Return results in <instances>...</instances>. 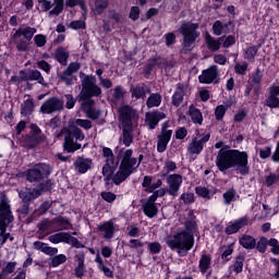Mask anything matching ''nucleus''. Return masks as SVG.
Masks as SVG:
<instances>
[{
    "label": "nucleus",
    "mask_w": 279,
    "mask_h": 279,
    "mask_svg": "<svg viewBox=\"0 0 279 279\" xmlns=\"http://www.w3.org/2000/svg\"><path fill=\"white\" fill-rule=\"evenodd\" d=\"M258 51V48H256L255 46H250L244 52V60H247L248 62H254L256 60Z\"/></svg>",
    "instance_id": "obj_44"
},
{
    "label": "nucleus",
    "mask_w": 279,
    "mask_h": 279,
    "mask_svg": "<svg viewBox=\"0 0 279 279\" xmlns=\"http://www.w3.org/2000/svg\"><path fill=\"white\" fill-rule=\"evenodd\" d=\"M59 77L61 82H64V84H66V86H71L77 80V75H75L74 71L61 72L59 73Z\"/></svg>",
    "instance_id": "obj_34"
},
{
    "label": "nucleus",
    "mask_w": 279,
    "mask_h": 279,
    "mask_svg": "<svg viewBox=\"0 0 279 279\" xmlns=\"http://www.w3.org/2000/svg\"><path fill=\"white\" fill-rule=\"evenodd\" d=\"M142 208L146 217H149V219H154V217L158 215V206H156V201H151L149 197L145 204H143Z\"/></svg>",
    "instance_id": "obj_25"
},
{
    "label": "nucleus",
    "mask_w": 279,
    "mask_h": 279,
    "mask_svg": "<svg viewBox=\"0 0 279 279\" xmlns=\"http://www.w3.org/2000/svg\"><path fill=\"white\" fill-rule=\"evenodd\" d=\"M100 196L105 202H108V204H112V202L117 199V194L112 192H101Z\"/></svg>",
    "instance_id": "obj_60"
},
{
    "label": "nucleus",
    "mask_w": 279,
    "mask_h": 279,
    "mask_svg": "<svg viewBox=\"0 0 279 279\" xmlns=\"http://www.w3.org/2000/svg\"><path fill=\"white\" fill-rule=\"evenodd\" d=\"M53 168L48 163H37L34 168L29 169L26 174L28 182H40V180H47L51 175Z\"/></svg>",
    "instance_id": "obj_6"
},
{
    "label": "nucleus",
    "mask_w": 279,
    "mask_h": 279,
    "mask_svg": "<svg viewBox=\"0 0 279 279\" xmlns=\"http://www.w3.org/2000/svg\"><path fill=\"white\" fill-rule=\"evenodd\" d=\"M208 141H210V134H206L201 140L197 137H193L187 145L189 154H191L192 156H199V154L204 151V144L208 143Z\"/></svg>",
    "instance_id": "obj_14"
},
{
    "label": "nucleus",
    "mask_w": 279,
    "mask_h": 279,
    "mask_svg": "<svg viewBox=\"0 0 279 279\" xmlns=\"http://www.w3.org/2000/svg\"><path fill=\"white\" fill-rule=\"evenodd\" d=\"M239 243L242 245V247H244V250H254L256 247V239H254L252 235H242Z\"/></svg>",
    "instance_id": "obj_33"
},
{
    "label": "nucleus",
    "mask_w": 279,
    "mask_h": 279,
    "mask_svg": "<svg viewBox=\"0 0 279 279\" xmlns=\"http://www.w3.org/2000/svg\"><path fill=\"white\" fill-rule=\"evenodd\" d=\"M64 108V102L56 97L46 100L41 107L40 112L43 114H52V112H58Z\"/></svg>",
    "instance_id": "obj_12"
},
{
    "label": "nucleus",
    "mask_w": 279,
    "mask_h": 279,
    "mask_svg": "<svg viewBox=\"0 0 279 279\" xmlns=\"http://www.w3.org/2000/svg\"><path fill=\"white\" fill-rule=\"evenodd\" d=\"M199 24L193 22H183L179 27V33L183 37L182 47L185 51H193V45L199 38Z\"/></svg>",
    "instance_id": "obj_5"
},
{
    "label": "nucleus",
    "mask_w": 279,
    "mask_h": 279,
    "mask_svg": "<svg viewBox=\"0 0 279 279\" xmlns=\"http://www.w3.org/2000/svg\"><path fill=\"white\" fill-rule=\"evenodd\" d=\"M167 114L162 111H151L146 113V123L148 124L149 130H156V126L162 119H165Z\"/></svg>",
    "instance_id": "obj_16"
},
{
    "label": "nucleus",
    "mask_w": 279,
    "mask_h": 279,
    "mask_svg": "<svg viewBox=\"0 0 279 279\" xmlns=\"http://www.w3.org/2000/svg\"><path fill=\"white\" fill-rule=\"evenodd\" d=\"M82 89L77 96L78 101L88 102L95 101L94 97H101V87L97 85V77L94 75H86L80 72Z\"/></svg>",
    "instance_id": "obj_3"
},
{
    "label": "nucleus",
    "mask_w": 279,
    "mask_h": 279,
    "mask_svg": "<svg viewBox=\"0 0 279 279\" xmlns=\"http://www.w3.org/2000/svg\"><path fill=\"white\" fill-rule=\"evenodd\" d=\"M34 43L36 47H45L47 45V36L38 34L34 37Z\"/></svg>",
    "instance_id": "obj_62"
},
{
    "label": "nucleus",
    "mask_w": 279,
    "mask_h": 279,
    "mask_svg": "<svg viewBox=\"0 0 279 279\" xmlns=\"http://www.w3.org/2000/svg\"><path fill=\"white\" fill-rule=\"evenodd\" d=\"M68 236H69V232H58V233L51 234L48 238V241L50 243H53L54 245H58V243H66Z\"/></svg>",
    "instance_id": "obj_40"
},
{
    "label": "nucleus",
    "mask_w": 279,
    "mask_h": 279,
    "mask_svg": "<svg viewBox=\"0 0 279 279\" xmlns=\"http://www.w3.org/2000/svg\"><path fill=\"white\" fill-rule=\"evenodd\" d=\"M44 191H51V184L40 183L38 187L33 190H24L19 192V197L22 199L23 203L29 204L32 199H36L43 195Z\"/></svg>",
    "instance_id": "obj_10"
},
{
    "label": "nucleus",
    "mask_w": 279,
    "mask_h": 279,
    "mask_svg": "<svg viewBox=\"0 0 279 279\" xmlns=\"http://www.w3.org/2000/svg\"><path fill=\"white\" fill-rule=\"evenodd\" d=\"M100 232H105V239H112L114 236V223L112 221H106L98 226Z\"/></svg>",
    "instance_id": "obj_32"
},
{
    "label": "nucleus",
    "mask_w": 279,
    "mask_h": 279,
    "mask_svg": "<svg viewBox=\"0 0 279 279\" xmlns=\"http://www.w3.org/2000/svg\"><path fill=\"white\" fill-rule=\"evenodd\" d=\"M108 5H110V0H95L94 7L95 12L98 15H101L106 10H108Z\"/></svg>",
    "instance_id": "obj_43"
},
{
    "label": "nucleus",
    "mask_w": 279,
    "mask_h": 279,
    "mask_svg": "<svg viewBox=\"0 0 279 279\" xmlns=\"http://www.w3.org/2000/svg\"><path fill=\"white\" fill-rule=\"evenodd\" d=\"M217 71H203L202 75L198 76L201 84H217Z\"/></svg>",
    "instance_id": "obj_31"
},
{
    "label": "nucleus",
    "mask_w": 279,
    "mask_h": 279,
    "mask_svg": "<svg viewBox=\"0 0 279 279\" xmlns=\"http://www.w3.org/2000/svg\"><path fill=\"white\" fill-rule=\"evenodd\" d=\"M178 64L177 60H167L160 56L151 57L146 62V71H154V69H159L160 71L174 69Z\"/></svg>",
    "instance_id": "obj_8"
},
{
    "label": "nucleus",
    "mask_w": 279,
    "mask_h": 279,
    "mask_svg": "<svg viewBox=\"0 0 279 279\" xmlns=\"http://www.w3.org/2000/svg\"><path fill=\"white\" fill-rule=\"evenodd\" d=\"M54 7L49 12V16H60L61 12H64V7L76 8L78 5L81 10H86V0H53Z\"/></svg>",
    "instance_id": "obj_9"
},
{
    "label": "nucleus",
    "mask_w": 279,
    "mask_h": 279,
    "mask_svg": "<svg viewBox=\"0 0 279 279\" xmlns=\"http://www.w3.org/2000/svg\"><path fill=\"white\" fill-rule=\"evenodd\" d=\"M195 191L199 197H203V199H211L213 195L217 193V189L209 190L208 187L204 186H197Z\"/></svg>",
    "instance_id": "obj_38"
},
{
    "label": "nucleus",
    "mask_w": 279,
    "mask_h": 279,
    "mask_svg": "<svg viewBox=\"0 0 279 279\" xmlns=\"http://www.w3.org/2000/svg\"><path fill=\"white\" fill-rule=\"evenodd\" d=\"M14 269H16V262H9L7 266L1 270V274L8 278L10 274H14Z\"/></svg>",
    "instance_id": "obj_54"
},
{
    "label": "nucleus",
    "mask_w": 279,
    "mask_h": 279,
    "mask_svg": "<svg viewBox=\"0 0 279 279\" xmlns=\"http://www.w3.org/2000/svg\"><path fill=\"white\" fill-rule=\"evenodd\" d=\"M170 250H178L179 256H186L195 245V236L191 232L181 231L166 241Z\"/></svg>",
    "instance_id": "obj_4"
},
{
    "label": "nucleus",
    "mask_w": 279,
    "mask_h": 279,
    "mask_svg": "<svg viewBox=\"0 0 279 279\" xmlns=\"http://www.w3.org/2000/svg\"><path fill=\"white\" fill-rule=\"evenodd\" d=\"M227 111H228V107H226L223 105L217 106L216 110H215L216 120L221 121V119H223V117H226Z\"/></svg>",
    "instance_id": "obj_53"
},
{
    "label": "nucleus",
    "mask_w": 279,
    "mask_h": 279,
    "mask_svg": "<svg viewBox=\"0 0 279 279\" xmlns=\"http://www.w3.org/2000/svg\"><path fill=\"white\" fill-rule=\"evenodd\" d=\"M21 112L24 117H29L34 112V100L27 99L22 104Z\"/></svg>",
    "instance_id": "obj_45"
},
{
    "label": "nucleus",
    "mask_w": 279,
    "mask_h": 279,
    "mask_svg": "<svg viewBox=\"0 0 279 279\" xmlns=\"http://www.w3.org/2000/svg\"><path fill=\"white\" fill-rule=\"evenodd\" d=\"M0 219H3L5 221H14V216H12V210H10V204L8 201L2 199L0 203Z\"/></svg>",
    "instance_id": "obj_28"
},
{
    "label": "nucleus",
    "mask_w": 279,
    "mask_h": 279,
    "mask_svg": "<svg viewBox=\"0 0 279 279\" xmlns=\"http://www.w3.org/2000/svg\"><path fill=\"white\" fill-rule=\"evenodd\" d=\"M222 197H223V203L227 206H230V204L234 202V197H236V191L234 189H230L223 193Z\"/></svg>",
    "instance_id": "obj_50"
},
{
    "label": "nucleus",
    "mask_w": 279,
    "mask_h": 279,
    "mask_svg": "<svg viewBox=\"0 0 279 279\" xmlns=\"http://www.w3.org/2000/svg\"><path fill=\"white\" fill-rule=\"evenodd\" d=\"M95 260L98 264V269L100 271H102L107 278H112L114 276V272L110 268H108V266H106V264H104V259L101 258V256L99 254L96 255Z\"/></svg>",
    "instance_id": "obj_39"
},
{
    "label": "nucleus",
    "mask_w": 279,
    "mask_h": 279,
    "mask_svg": "<svg viewBox=\"0 0 279 279\" xmlns=\"http://www.w3.org/2000/svg\"><path fill=\"white\" fill-rule=\"evenodd\" d=\"M250 155L247 151H241L239 149H230L229 146L219 149L216 157V167L222 173L228 169H235L241 175H247L250 173Z\"/></svg>",
    "instance_id": "obj_1"
},
{
    "label": "nucleus",
    "mask_w": 279,
    "mask_h": 279,
    "mask_svg": "<svg viewBox=\"0 0 279 279\" xmlns=\"http://www.w3.org/2000/svg\"><path fill=\"white\" fill-rule=\"evenodd\" d=\"M250 223L247 216H244L240 219L234 220L225 229L226 234H236L241 228H245Z\"/></svg>",
    "instance_id": "obj_19"
},
{
    "label": "nucleus",
    "mask_w": 279,
    "mask_h": 279,
    "mask_svg": "<svg viewBox=\"0 0 279 279\" xmlns=\"http://www.w3.org/2000/svg\"><path fill=\"white\" fill-rule=\"evenodd\" d=\"M268 245L271 247L270 252H272L275 256H279V242L276 239H270Z\"/></svg>",
    "instance_id": "obj_64"
},
{
    "label": "nucleus",
    "mask_w": 279,
    "mask_h": 279,
    "mask_svg": "<svg viewBox=\"0 0 279 279\" xmlns=\"http://www.w3.org/2000/svg\"><path fill=\"white\" fill-rule=\"evenodd\" d=\"M63 149L68 154H73L77 151V149H82V144L75 143L73 137H71V133H65L64 142H63Z\"/></svg>",
    "instance_id": "obj_22"
},
{
    "label": "nucleus",
    "mask_w": 279,
    "mask_h": 279,
    "mask_svg": "<svg viewBox=\"0 0 279 279\" xmlns=\"http://www.w3.org/2000/svg\"><path fill=\"white\" fill-rule=\"evenodd\" d=\"M168 184L167 193L171 197H178L180 187L182 186V175L181 174H169L166 179Z\"/></svg>",
    "instance_id": "obj_13"
},
{
    "label": "nucleus",
    "mask_w": 279,
    "mask_h": 279,
    "mask_svg": "<svg viewBox=\"0 0 279 279\" xmlns=\"http://www.w3.org/2000/svg\"><path fill=\"white\" fill-rule=\"evenodd\" d=\"M69 58L70 53L69 50H66V48L60 46L56 49L54 60H57V62H59L61 66H66V64H69Z\"/></svg>",
    "instance_id": "obj_26"
},
{
    "label": "nucleus",
    "mask_w": 279,
    "mask_h": 279,
    "mask_svg": "<svg viewBox=\"0 0 279 279\" xmlns=\"http://www.w3.org/2000/svg\"><path fill=\"white\" fill-rule=\"evenodd\" d=\"M119 167V159L117 161H105V165L102 167V175L105 182L108 184L110 180H112V175H114V171H117V168Z\"/></svg>",
    "instance_id": "obj_21"
},
{
    "label": "nucleus",
    "mask_w": 279,
    "mask_h": 279,
    "mask_svg": "<svg viewBox=\"0 0 279 279\" xmlns=\"http://www.w3.org/2000/svg\"><path fill=\"white\" fill-rule=\"evenodd\" d=\"M243 263H245V256L238 255L234 264L231 266L235 274H241V271H243Z\"/></svg>",
    "instance_id": "obj_49"
},
{
    "label": "nucleus",
    "mask_w": 279,
    "mask_h": 279,
    "mask_svg": "<svg viewBox=\"0 0 279 279\" xmlns=\"http://www.w3.org/2000/svg\"><path fill=\"white\" fill-rule=\"evenodd\" d=\"M120 142L123 143L125 147H130V145L134 143V126H122Z\"/></svg>",
    "instance_id": "obj_23"
},
{
    "label": "nucleus",
    "mask_w": 279,
    "mask_h": 279,
    "mask_svg": "<svg viewBox=\"0 0 279 279\" xmlns=\"http://www.w3.org/2000/svg\"><path fill=\"white\" fill-rule=\"evenodd\" d=\"M71 29H86V22L82 20H75L70 23Z\"/></svg>",
    "instance_id": "obj_59"
},
{
    "label": "nucleus",
    "mask_w": 279,
    "mask_h": 279,
    "mask_svg": "<svg viewBox=\"0 0 279 279\" xmlns=\"http://www.w3.org/2000/svg\"><path fill=\"white\" fill-rule=\"evenodd\" d=\"M129 19H131V21H138V19H141V8L131 7Z\"/></svg>",
    "instance_id": "obj_58"
},
{
    "label": "nucleus",
    "mask_w": 279,
    "mask_h": 279,
    "mask_svg": "<svg viewBox=\"0 0 279 279\" xmlns=\"http://www.w3.org/2000/svg\"><path fill=\"white\" fill-rule=\"evenodd\" d=\"M92 167H93V159H89V158L78 157L74 161V168L80 173H86V171H88V169H90Z\"/></svg>",
    "instance_id": "obj_24"
},
{
    "label": "nucleus",
    "mask_w": 279,
    "mask_h": 279,
    "mask_svg": "<svg viewBox=\"0 0 279 279\" xmlns=\"http://www.w3.org/2000/svg\"><path fill=\"white\" fill-rule=\"evenodd\" d=\"M210 263H211V259L208 255L206 254L202 255L199 260V269L202 274H206L208 269H210Z\"/></svg>",
    "instance_id": "obj_47"
},
{
    "label": "nucleus",
    "mask_w": 279,
    "mask_h": 279,
    "mask_svg": "<svg viewBox=\"0 0 279 279\" xmlns=\"http://www.w3.org/2000/svg\"><path fill=\"white\" fill-rule=\"evenodd\" d=\"M66 134H71V138H75L76 141H84L86 136L84 135V132L81 131L77 126H72Z\"/></svg>",
    "instance_id": "obj_48"
},
{
    "label": "nucleus",
    "mask_w": 279,
    "mask_h": 279,
    "mask_svg": "<svg viewBox=\"0 0 279 279\" xmlns=\"http://www.w3.org/2000/svg\"><path fill=\"white\" fill-rule=\"evenodd\" d=\"M185 95H186V93L184 92V85L178 84L177 89H175L174 94L172 95V106H174V108H179V106L182 104V101H184Z\"/></svg>",
    "instance_id": "obj_27"
},
{
    "label": "nucleus",
    "mask_w": 279,
    "mask_h": 279,
    "mask_svg": "<svg viewBox=\"0 0 279 279\" xmlns=\"http://www.w3.org/2000/svg\"><path fill=\"white\" fill-rule=\"evenodd\" d=\"M136 117V110L132 109L130 106H123L120 109V121L122 123V128H134L132 123V119Z\"/></svg>",
    "instance_id": "obj_15"
},
{
    "label": "nucleus",
    "mask_w": 279,
    "mask_h": 279,
    "mask_svg": "<svg viewBox=\"0 0 279 279\" xmlns=\"http://www.w3.org/2000/svg\"><path fill=\"white\" fill-rule=\"evenodd\" d=\"M31 135H26L23 138L24 147H27L28 149H34V147H37V145H40V143H45L47 141V135L43 133L38 125L31 124Z\"/></svg>",
    "instance_id": "obj_7"
},
{
    "label": "nucleus",
    "mask_w": 279,
    "mask_h": 279,
    "mask_svg": "<svg viewBox=\"0 0 279 279\" xmlns=\"http://www.w3.org/2000/svg\"><path fill=\"white\" fill-rule=\"evenodd\" d=\"M102 156L105 158V162H108V160L112 161H117V159L114 158V153H112L111 148L108 147H102Z\"/></svg>",
    "instance_id": "obj_56"
},
{
    "label": "nucleus",
    "mask_w": 279,
    "mask_h": 279,
    "mask_svg": "<svg viewBox=\"0 0 279 279\" xmlns=\"http://www.w3.org/2000/svg\"><path fill=\"white\" fill-rule=\"evenodd\" d=\"M93 106H95V100H87V102H81V108L83 112H85L86 117L88 119H92L93 121H97L101 117V111L94 109Z\"/></svg>",
    "instance_id": "obj_17"
},
{
    "label": "nucleus",
    "mask_w": 279,
    "mask_h": 279,
    "mask_svg": "<svg viewBox=\"0 0 279 279\" xmlns=\"http://www.w3.org/2000/svg\"><path fill=\"white\" fill-rule=\"evenodd\" d=\"M38 82V84H41L45 86V77H43V74H40V71H21L20 76H12L11 82L13 84H19V82Z\"/></svg>",
    "instance_id": "obj_11"
},
{
    "label": "nucleus",
    "mask_w": 279,
    "mask_h": 279,
    "mask_svg": "<svg viewBox=\"0 0 279 279\" xmlns=\"http://www.w3.org/2000/svg\"><path fill=\"white\" fill-rule=\"evenodd\" d=\"M64 263H66V255L64 254L52 255L50 257L51 267H60V265H64Z\"/></svg>",
    "instance_id": "obj_46"
},
{
    "label": "nucleus",
    "mask_w": 279,
    "mask_h": 279,
    "mask_svg": "<svg viewBox=\"0 0 279 279\" xmlns=\"http://www.w3.org/2000/svg\"><path fill=\"white\" fill-rule=\"evenodd\" d=\"M221 40H223V37H220L219 39H215L213 36L207 35L206 37V44L210 51H219L221 49Z\"/></svg>",
    "instance_id": "obj_37"
},
{
    "label": "nucleus",
    "mask_w": 279,
    "mask_h": 279,
    "mask_svg": "<svg viewBox=\"0 0 279 279\" xmlns=\"http://www.w3.org/2000/svg\"><path fill=\"white\" fill-rule=\"evenodd\" d=\"M132 97L135 99H144L145 95L151 93L149 87L145 86V84L141 83L131 88Z\"/></svg>",
    "instance_id": "obj_29"
},
{
    "label": "nucleus",
    "mask_w": 279,
    "mask_h": 279,
    "mask_svg": "<svg viewBox=\"0 0 279 279\" xmlns=\"http://www.w3.org/2000/svg\"><path fill=\"white\" fill-rule=\"evenodd\" d=\"M76 266L74 268V276L75 278H84L86 274V264H84V260H86V255L84 253H78L74 256Z\"/></svg>",
    "instance_id": "obj_20"
},
{
    "label": "nucleus",
    "mask_w": 279,
    "mask_h": 279,
    "mask_svg": "<svg viewBox=\"0 0 279 279\" xmlns=\"http://www.w3.org/2000/svg\"><path fill=\"white\" fill-rule=\"evenodd\" d=\"M52 223H53V226H57L56 227L57 231L58 230H69V228H71V221H69V219H66L62 216L53 218Z\"/></svg>",
    "instance_id": "obj_36"
},
{
    "label": "nucleus",
    "mask_w": 279,
    "mask_h": 279,
    "mask_svg": "<svg viewBox=\"0 0 279 279\" xmlns=\"http://www.w3.org/2000/svg\"><path fill=\"white\" fill-rule=\"evenodd\" d=\"M39 12H50L51 10H53L51 8H53L54 3L52 4L51 0H44L43 2L39 3Z\"/></svg>",
    "instance_id": "obj_63"
},
{
    "label": "nucleus",
    "mask_w": 279,
    "mask_h": 279,
    "mask_svg": "<svg viewBox=\"0 0 279 279\" xmlns=\"http://www.w3.org/2000/svg\"><path fill=\"white\" fill-rule=\"evenodd\" d=\"M10 223H12V221H10L8 219L0 221V236L2 239L1 245H4V243L8 241V239L10 241H14V236H12L10 233L7 232L8 226H10Z\"/></svg>",
    "instance_id": "obj_30"
},
{
    "label": "nucleus",
    "mask_w": 279,
    "mask_h": 279,
    "mask_svg": "<svg viewBox=\"0 0 279 279\" xmlns=\"http://www.w3.org/2000/svg\"><path fill=\"white\" fill-rule=\"evenodd\" d=\"M172 135L173 131H161L157 136V151H159V154L167 151V146L169 145Z\"/></svg>",
    "instance_id": "obj_18"
},
{
    "label": "nucleus",
    "mask_w": 279,
    "mask_h": 279,
    "mask_svg": "<svg viewBox=\"0 0 279 279\" xmlns=\"http://www.w3.org/2000/svg\"><path fill=\"white\" fill-rule=\"evenodd\" d=\"M134 150L132 148H121L118 151L117 158L121 160L119 170L111 177V180L116 186L125 182L129 175H132L136 167V157H132Z\"/></svg>",
    "instance_id": "obj_2"
},
{
    "label": "nucleus",
    "mask_w": 279,
    "mask_h": 279,
    "mask_svg": "<svg viewBox=\"0 0 279 279\" xmlns=\"http://www.w3.org/2000/svg\"><path fill=\"white\" fill-rule=\"evenodd\" d=\"M266 106H268V108H279L278 96H268L266 99Z\"/></svg>",
    "instance_id": "obj_61"
},
{
    "label": "nucleus",
    "mask_w": 279,
    "mask_h": 279,
    "mask_svg": "<svg viewBox=\"0 0 279 279\" xmlns=\"http://www.w3.org/2000/svg\"><path fill=\"white\" fill-rule=\"evenodd\" d=\"M213 34L214 36H221L223 34V23L219 20L213 24Z\"/></svg>",
    "instance_id": "obj_55"
},
{
    "label": "nucleus",
    "mask_w": 279,
    "mask_h": 279,
    "mask_svg": "<svg viewBox=\"0 0 279 279\" xmlns=\"http://www.w3.org/2000/svg\"><path fill=\"white\" fill-rule=\"evenodd\" d=\"M175 169H178V165L175 163V161H171V160L167 159L165 161L163 169L160 172V177L167 178L169 175V173L175 171Z\"/></svg>",
    "instance_id": "obj_41"
},
{
    "label": "nucleus",
    "mask_w": 279,
    "mask_h": 279,
    "mask_svg": "<svg viewBox=\"0 0 279 279\" xmlns=\"http://www.w3.org/2000/svg\"><path fill=\"white\" fill-rule=\"evenodd\" d=\"M160 104H162V96L160 94H151L146 101L147 108H158Z\"/></svg>",
    "instance_id": "obj_42"
},
{
    "label": "nucleus",
    "mask_w": 279,
    "mask_h": 279,
    "mask_svg": "<svg viewBox=\"0 0 279 279\" xmlns=\"http://www.w3.org/2000/svg\"><path fill=\"white\" fill-rule=\"evenodd\" d=\"M189 112L193 123H197L198 125H202V123L204 122V117L202 116V111L195 108V106L191 105Z\"/></svg>",
    "instance_id": "obj_35"
},
{
    "label": "nucleus",
    "mask_w": 279,
    "mask_h": 279,
    "mask_svg": "<svg viewBox=\"0 0 279 279\" xmlns=\"http://www.w3.org/2000/svg\"><path fill=\"white\" fill-rule=\"evenodd\" d=\"M65 243L72 245V247H76V250L84 247V244H82L77 238L72 236L70 233H68V240H65Z\"/></svg>",
    "instance_id": "obj_52"
},
{
    "label": "nucleus",
    "mask_w": 279,
    "mask_h": 279,
    "mask_svg": "<svg viewBox=\"0 0 279 279\" xmlns=\"http://www.w3.org/2000/svg\"><path fill=\"white\" fill-rule=\"evenodd\" d=\"M267 245H269V241L267 238L263 236L259 239L255 247L260 254H265V252H267Z\"/></svg>",
    "instance_id": "obj_51"
},
{
    "label": "nucleus",
    "mask_w": 279,
    "mask_h": 279,
    "mask_svg": "<svg viewBox=\"0 0 279 279\" xmlns=\"http://www.w3.org/2000/svg\"><path fill=\"white\" fill-rule=\"evenodd\" d=\"M37 29L32 26H26L23 28V36L26 40H32L34 38V34H36Z\"/></svg>",
    "instance_id": "obj_57"
}]
</instances>
